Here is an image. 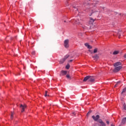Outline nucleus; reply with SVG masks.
I'll list each match as a JSON object with an SVG mask.
<instances>
[{"label": "nucleus", "instance_id": "obj_20", "mask_svg": "<svg viewBox=\"0 0 126 126\" xmlns=\"http://www.w3.org/2000/svg\"><path fill=\"white\" fill-rule=\"evenodd\" d=\"M97 51H98V49H97V48L94 49V54H96V53H97Z\"/></svg>", "mask_w": 126, "mask_h": 126}, {"label": "nucleus", "instance_id": "obj_5", "mask_svg": "<svg viewBox=\"0 0 126 126\" xmlns=\"http://www.w3.org/2000/svg\"><path fill=\"white\" fill-rule=\"evenodd\" d=\"M69 58V55H66L64 57V58L61 60L60 63H63L64 62H65V60L68 58Z\"/></svg>", "mask_w": 126, "mask_h": 126}, {"label": "nucleus", "instance_id": "obj_26", "mask_svg": "<svg viewBox=\"0 0 126 126\" xmlns=\"http://www.w3.org/2000/svg\"><path fill=\"white\" fill-rule=\"evenodd\" d=\"M124 110H126V104H124Z\"/></svg>", "mask_w": 126, "mask_h": 126}, {"label": "nucleus", "instance_id": "obj_2", "mask_svg": "<svg viewBox=\"0 0 126 126\" xmlns=\"http://www.w3.org/2000/svg\"><path fill=\"white\" fill-rule=\"evenodd\" d=\"M69 40L68 39H66L64 40V47H65V48H68V47H69Z\"/></svg>", "mask_w": 126, "mask_h": 126}, {"label": "nucleus", "instance_id": "obj_22", "mask_svg": "<svg viewBox=\"0 0 126 126\" xmlns=\"http://www.w3.org/2000/svg\"><path fill=\"white\" fill-rule=\"evenodd\" d=\"M11 120H13V113H11Z\"/></svg>", "mask_w": 126, "mask_h": 126}, {"label": "nucleus", "instance_id": "obj_23", "mask_svg": "<svg viewBox=\"0 0 126 126\" xmlns=\"http://www.w3.org/2000/svg\"><path fill=\"white\" fill-rule=\"evenodd\" d=\"M70 66L69 65V64H68V65H66L65 67H66V69H68V68H69Z\"/></svg>", "mask_w": 126, "mask_h": 126}, {"label": "nucleus", "instance_id": "obj_36", "mask_svg": "<svg viewBox=\"0 0 126 126\" xmlns=\"http://www.w3.org/2000/svg\"><path fill=\"white\" fill-rule=\"evenodd\" d=\"M64 22H66L65 21H64Z\"/></svg>", "mask_w": 126, "mask_h": 126}, {"label": "nucleus", "instance_id": "obj_34", "mask_svg": "<svg viewBox=\"0 0 126 126\" xmlns=\"http://www.w3.org/2000/svg\"><path fill=\"white\" fill-rule=\"evenodd\" d=\"M73 58V57H71V58H70V59H71V58Z\"/></svg>", "mask_w": 126, "mask_h": 126}, {"label": "nucleus", "instance_id": "obj_12", "mask_svg": "<svg viewBox=\"0 0 126 126\" xmlns=\"http://www.w3.org/2000/svg\"><path fill=\"white\" fill-rule=\"evenodd\" d=\"M93 58L94 60V61H98L99 59V56H98V55H95V56H93Z\"/></svg>", "mask_w": 126, "mask_h": 126}, {"label": "nucleus", "instance_id": "obj_10", "mask_svg": "<svg viewBox=\"0 0 126 126\" xmlns=\"http://www.w3.org/2000/svg\"><path fill=\"white\" fill-rule=\"evenodd\" d=\"M67 73V71L64 70L61 71V74H60V76L62 75H65Z\"/></svg>", "mask_w": 126, "mask_h": 126}, {"label": "nucleus", "instance_id": "obj_29", "mask_svg": "<svg viewBox=\"0 0 126 126\" xmlns=\"http://www.w3.org/2000/svg\"><path fill=\"white\" fill-rule=\"evenodd\" d=\"M106 124H107V125H109V124H110V122L109 121H106Z\"/></svg>", "mask_w": 126, "mask_h": 126}, {"label": "nucleus", "instance_id": "obj_35", "mask_svg": "<svg viewBox=\"0 0 126 126\" xmlns=\"http://www.w3.org/2000/svg\"><path fill=\"white\" fill-rule=\"evenodd\" d=\"M76 10H77V9L76 8Z\"/></svg>", "mask_w": 126, "mask_h": 126}, {"label": "nucleus", "instance_id": "obj_11", "mask_svg": "<svg viewBox=\"0 0 126 126\" xmlns=\"http://www.w3.org/2000/svg\"><path fill=\"white\" fill-rule=\"evenodd\" d=\"M84 6H85L86 8H88V7H89V3H86V1H85L84 2Z\"/></svg>", "mask_w": 126, "mask_h": 126}, {"label": "nucleus", "instance_id": "obj_19", "mask_svg": "<svg viewBox=\"0 0 126 126\" xmlns=\"http://www.w3.org/2000/svg\"><path fill=\"white\" fill-rule=\"evenodd\" d=\"M126 87L123 90V91L122 92V94H124V93H125V92H126Z\"/></svg>", "mask_w": 126, "mask_h": 126}, {"label": "nucleus", "instance_id": "obj_8", "mask_svg": "<svg viewBox=\"0 0 126 126\" xmlns=\"http://www.w3.org/2000/svg\"><path fill=\"white\" fill-rule=\"evenodd\" d=\"M119 65H122V63L118 62L114 64L115 67L120 66Z\"/></svg>", "mask_w": 126, "mask_h": 126}, {"label": "nucleus", "instance_id": "obj_18", "mask_svg": "<svg viewBox=\"0 0 126 126\" xmlns=\"http://www.w3.org/2000/svg\"><path fill=\"white\" fill-rule=\"evenodd\" d=\"M66 77L68 79H71V77L68 74L66 75Z\"/></svg>", "mask_w": 126, "mask_h": 126}, {"label": "nucleus", "instance_id": "obj_33", "mask_svg": "<svg viewBox=\"0 0 126 126\" xmlns=\"http://www.w3.org/2000/svg\"><path fill=\"white\" fill-rule=\"evenodd\" d=\"M91 15H92V13H91V15H90V16H91Z\"/></svg>", "mask_w": 126, "mask_h": 126}, {"label": "nucleus", "instance_id": "obj_30", "mask_svg": "<svg viewBox=\"0 0 126 126\" xmlns=\"http://www.w3.org/2000/svg\"><path fill=\"white\" fill-rule=\"evenodd\" d=\"M72 61H73L72 60H69V61H68V62H69V63H71V62H72Z\"/></svg>", "mask_w": 126, "mask_h": 126}, {"label": "nucleus", "instance_id": "obj_28", "mask_svg": "<svg viewBox=\"0 0 126 126\" xmlns=\"http://www.w3.org/2000/svg\"><path fill=\"white\" fill-rule=\"evenodd\" d=\"M72 116L75 115V112H73V113H72Z\"/></svg>", "mask_w": 126, "mask_h": 126}, {"label": "nucleus", "instance_id": "obj_21", "mask_svg": "<svg viewBox=\"0 0 126 126\" xmlns=\"http://www.w3.org/2000/svg\"><path fill=\"white\" fill-rule=\"evenodd\" d=\"M121 83V82L119 81L117 83V84L114 86V87H117V86H118V85H119V84H120Z\"/></svg>", "mask_w": 126, "mask_h": 126}, {"label": "nucleus", "instance_id": "obj_31", "mask_svg": "<svg viewBox=\"0 0 126 126\" xmlns=\"http://www.w3.org/2000/svg\"><path fill=\"white\" fill-rule=\"evenodd\" d=\"M111 126H115L114 124H111Z\"/></svg>", "mask_w": 126, "mask_h": 126}, {"label": "nucleus", "instance_id": "obj_7", "mask_svg": "<svg viewBox=\"0 0 126 126\" xmlns=\"http://www.w3.org/2000/svg\"><path fill=\"white\" fill-rule=\"evenodd\" d=\"M95 81V78L92 76H90L89 82H94Z\"/></svg>", "mask_w": 126, "mask_h": 126}, {"label": "nucleus", "instance_id": "obj_9", "mask_svg": "<svg viewBox=\"0 0 126 126\" xmlns=\"http://www.w3.org/2000/svg\"><path fill=\"white\" fill-rule=\"evenodd\" d=\"M90 77V76H87L86 77H85L84 78V79H83V81L84 82H86V81H87V80H88V82H89V78Z\"/></svg>", "mask_w": 126, "mask_h": 126}, {"label": "nucleus", "instance_id": "obj_16", "mask_svg": "<svg viewBox=\"0 0 126 126\" xmlns=\"http://www.w3.org/2000/svg\"><path fill=\"white\" fill-rule=\"evenodd\" d=\"M75 23L76 24H78V25H79L80 24H81V23L79 22V20H77L75 21Z\"/></svg>", "mask_w": 126, "mask_h": 126}, {"label": "nucleus", "instance_id": "obj_6", "mask_svg": "<svg viewBox=\"0 0 126 126\" xmlns=\"http://www.w3.org/2000/svg\"><path fill=\"white\" fill-rule=\"evenodd\" d=\"M92 118L95 121V122H98V121H99V119H100V116H99L98 115H96V116L93 115L92 116Z\"/></svg>", "mask_w": 126, "mask_h": 126}, {"label": "nucleus", "instance_id": "obj_15", "mask_svg": "<svg viewBox=\"0 0 126 126\" xmlns=\"http://www.w3.org/2000/svg\"><path fill=\"white\" fill-rule=\"evenodd\" d=\"M126 117L122 119V125H125V124H126Z\"/></svg>", "mask_w": 126, "mask_h": 126}, {"label": "nucleus", "instance_id": "obj_3", "mask_svg": "<svg viewBox=\"0 0 126 126\" xmlns=\"http://www.w3.org/2000/svg\"><path fill=\"white\" fill-rule=\"evenodd\" d=\"M97 123H99V124H100L99 125H98L99 126H106V123H104L102 119H99L97 121Z\"/></svg>", "mask_w": 126, "mask_h": 126}, {"label": "nucleus", "instance_id": "obj_24", "mask_svg": "<svg viewBox=\"0 0 126 126\" xmlns=\"http://www.w3.org/2000/svg\"><path fill=\"white\" fill-rule=\"evenodd\" d=\"M122 33V32H119L118 33V35L119 36V38H120V36H121V33Z\"/></svg>", "mask_w": 126, "mask_h": 126}, {"label": "nucleus", "instance_id": "obj_25", "mask_svg": "<svg viewBox=\"0 0 126 126\" xmlns=\"http://www.w3.org/2000/svg\"><path fill=\"white\" fill-rule=\"evenodd\" d=\"M47 93H48V92L45 91V94H44L45 97H47L48 96V95L47 94Z\"/></svg>", "mask_w": 126, "mask_h": 126}, {"label": "nucleus", "instance_id": "obj_27", "mask_svg": "<svg viewBox=\"0 0 126 126\" xmlns=\"http://www.w3.org/2000/svg\"><path fill=\"white\" fill-rule=\"evenodd\" d=\"M92 111H89L88 113H87V116H88V115H89L90 114H91Z\"/></svg>", "mask_w": 126, "mask_h": 126}, {"label": "nucleus", "instance_id": "obj_4", "mask_svg": "<svg viewBox=\"0 0 126 126\" xmlns=\"http://www.w3.org/2000/svg\"><path fill=\"white\" fill-rule=\"evenodd\" d=\"M122 68V66L115 67V68L113 69V72H118V71H120V70H121Z\"/></svg>", "mask_w": 126, "mask_h": 126}, {"label": "nucleus", "instance_id": "obj_14", "mask_svg": "<svg viewBox=\"0 0 126 126\" xmlns=\"http://www.w3.org/2000/svg\"><path fill=\"white\" fill-rule=\"evenodd\" d=\"M85 46H86L88 49H92V46H90L88 43H85Z\"/></svg>", "mask_w": 126, "mask_h": 126}, {"label": "nucleus", "instance_id": "obj_32", "mask_svg": "<svg viewBox=\"0 0 126 126\" xmlns=\"http://www.w3.org/2000/svg\"><path fill=\"white\" fill-rule=\"evenodd\" d=\"M83 28H84V29H86V27H85V28L83 27Z\"/></svg>", "mask_w": 126, "mask_h": 126}, {"label": "nucleus", "instance_id": "obj_1", "mask_svg": "<svg viewBox=\"0 0 126 126\" xmlns=\"http://www.w3.org/2000/svg\"><path fill=\"white\" fill-rule=\"evenodd\" d=\"M27 106L26 104H20V108L21 109V112L23 113L24 111L25 110V109H26Z\"/></svg>", "mask_w": 126, "mask_h": 126}, {"label": "nucleus", "instance_id": "obj_17", "mask_svg": "<svg viewBox=\"0 0 126 126\" xmlns=\"http://www.w3.org/2000/svg\"><path fill=\"white\" fill-rule=\"evenodd\" d=\"M118 54H119V51H115L113 53V55H118Z\"/></svg>", "mask_w": 126, "mask_h": 126}, {"label": "nucleus", "instance_id": "obj_13", "mask_svg": "<svg viewBox=\"0 0 126 126\" xmlns=\"http://www.w3.org/2000/svg\"><path fill=\"white\" fill-rule=\"evenodd\" d=\"M94 21H95V20L93 19L92 18H90V21L89 22V24H93L94 23Z\"/></svg>", "mask_w": 126, "mask_h": 126}]
</instances>
